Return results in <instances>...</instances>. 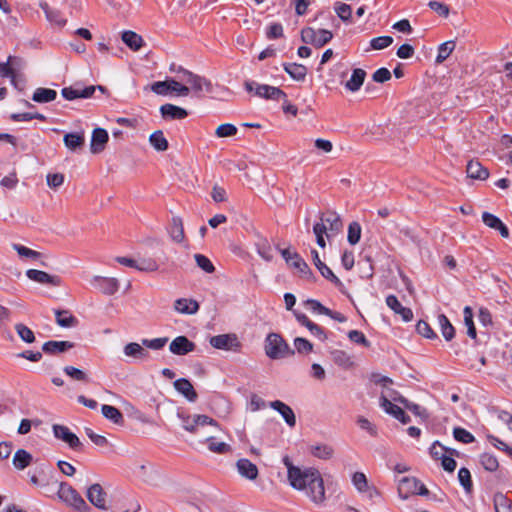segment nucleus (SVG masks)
Segmentation results:
<instances>
[{
  "label": "nucleus",
  "mask_w": 512,
  "mask_h": 512,
  "mask_svg": "<svg viewBox=\"0 0 512 512\" xmlns=\"http://www.w3.org/2000/svg\"><path fill=\"white\" fill-rule=\"evenodd\" d=\"M283 462L287 467L290 485L296 490H304L315 504L324 503L325 488L320 472L316 468L301 469L294 466L288 456L283 458Z\"/></svg>",
  "instance_id": "1"
},
{
  "label": "nucleus",
  "mask_w": 512,
  "mask_h": 512,
  "mask_svg": "<svg viewBox=\"0 0 512 512\" xmlns=\"http://www.w3.org/2000/svg\"><path fill=\"white\" fill-rule=\"evenodd\" d=\"M265 353L270 359H281L295 354L288 343L278 333H269L265 339Z\"/></svg>",
  "instance_id": "2"
},
{
  "label": "nucleus",
  "mask_w": 512,
  "mask_h": 512,
  "mask_svg": "<svg viewBox=\"0 0 512 512\" xmlns=\"http://www.w3.org/2000/svg\"><path fill=\"white\" fill-rule=\"evenodd\" d=\"M26 67V60L20 56L10 55L6 62L0 63V76L9 78L13 86L17 87V78L21 76Z\"/></svg>",
  "instance_id": "3"
},
{
  "label": "nucleus",
  "mask_w": 512,
  "mask_h": 512,
  "mask_svg": "<svg viewBox=\"0 0 512 512\" xmlns=\"http://www.w3.org/2000/svg\"><path fill=\"white\" fill-rule=\"evenodd\" d=\"M245 89L248 92L254 91L255 94L264 99H272V100H280L284 99L286 101L287 95L286 93L278 87L259 84L255 81H246Z\"/></svg>",
  "instance_id": "4"
},
{
  "label": "nucleus",
  "mask_w": 512,
  "mask_h": 512,
  "mask_svg": "<svg viewBox=\"0 0 512 512\" xmlns=\"http://www.w3.org/2000/svg\"><path fill=\"white\" fill-rule=\"evenodd\" d=\"M58 496L67 505L75 508L80 512L85 511L88 508L82 496L68 483L62 482L60 484Z\"/></svg>",
  "instance_id": "5"
},
{
  "label": "nucleus",
  "mask_w": 512,
  "mask_h": 512,
  "mask_svg": "<svg viewBox=\"0 0 512 512\" xmlns=\"http://www.w3.org/2000/svg\"><path fill=\"white\" fill-rule=\"evenodd\" d=\"M177 72L182 74L181 80L189 84L190 90H192L196 94H200L204 91L211 92L212 84L206 78L194 74L193 72L186 70L183 67H179Z\"/></svg>",
  "instance_id": "6"
},
{
  "label": "nucleus",
  "mask_w": 512,
  "mask_h": 512,
  "mask_svg": "<svg viewBox=\"0 0 512 512\" xmlns=\"http://www.w3.org/2000/svg\"><path fill=\"white\" fill-rule=\"evenodd\" d=\"M210 345L219 350L239 352L242 345L236 334H220L212 336Z\"/></svg>",
  "instance_id": "7"
},
{
  "label": "nucleus",
  "mask_w": 512,
  "mask_h": 512,
  "mask_svg": "<svg viewBox=\"0 0 512 512\" xmlns=\"http://www.w3.org/2000/svg\"><path fill=\"white\" fill-rule=\"evenodd\" d=\"M179 418L182 421V427L190 432V433H196L199 426H205V425H214L217 426V422L206 415H183L179 414Z\"/></svg>",
  "instance_id": "8"
},
{
  "label": "nucleus",
  "mask_w": 512,
  "mask_h": 512,
  "mask_svg": "<svg viewBox=\"0 0 512 512\" xmlns=\"http://www.w3.org/2000/svg\"><path fill=\"white\" fill-rule=\"evenodd\" d=\"M352 483L356 490L364 494L369 500L373 501L375 498L380 497V492L373 485H369L367 477L362 472H355L352 475Z\"/></svg>",
  "instance_id": "9"
},
{
  "label": "nucleus",
  "mask_w": 512,
  "mask_h": 512,
  "mask_svg": "<svg viewBox=\"0 0 512 512\" xmlns=\"http://www.w3.org/2000/svg\"><path fill=\"white\" fill-rule=\"evenodd\" d=\"M53 435L55 438L65 442L71 449L79 450L82 447V443L78 436L70 431V429L61 424H54L52 426Z\"/></svg>",
  "instance_id": "10"
},
{
  "label": "nucleus",
  "mask_w": 512,
  "mask_h": 512,
  "mask_svg": "<svg viewBox=\"0 0 512 512\" xmlns=\"http://www.w3.org/2000/svg\"><path fill=\"white\" fill-rule=\"evenodd\" d=\"M327 226V237H333L339 234L343 228V223L339 214L334 211H328L321 215L320 222Z\"/></svg>",
  "instance_id": "11"
},
{
  "label": "nucleus",
  "mask_w": 512,
  "mask_h": 512,
  "mask_svg": "<svg viewBox=\"0 0 512 512\" xmlns=\"http://www.w3.org/2000/svg\"><path fill=\"white\" fill-rule=\"evenodd\" d=\"M91 284L105 295H114L119 289V281L116 278L94 276Z\"/></svg>",
  "instance_id": "12"
},
{
  "label": "nucleus",
  "mask_w": 512,
  "mask_h": 512,
  "mask_svg": "<svg viewBox=\"0 0 512 512\" xmlns=\"http://www.w3.org/2000/svg\"><path fill=\"white\" fill-rule=\"evenodd\" d=\"M106 492L102 488V486L98 483L92 484L87 489V498L89 502L97 507L98 509L106 510Z\"/></svg>",
  "instance_id": "13"
},
{
  "label": "nucleus",
  "mask_w": 512,
  "mask_h": 512,
  "mask_svg": "<svg viewBox=\"0 0 512 512\" xmlns=\"http://www.w3.org/2000/svg\"><path fill=\"white\" fill-rule=\"evenodd\" d=\"M26 276L37 283L40 284H47L51 286H60L61 285V279L59 276L56 275H50L49 273L37 270V269H29L26 271Z\"/></svg>",
  "instance_id": "14"
},
{
  "label": "nucleus",
  "mask_w": 512,
  "mask_h": 512,
  "mask_svg": "<svg viewBox=\"0 0 512 512\" xmlns=\"http://www.w3.org/2000/svg\"><path fill=\"white\" fill-rule=\"evenodd\" d=\"M195 349L194 342L190 341L186 336H178L172 340L169 350L175 355H186Z\"/></svg>",
  "instance_id": "15"
},
{
  "label": "nucleus",
  "mask_w": 512,
  "mask_h": 512,
  "mask_svg": "<svg viewBox=\"0 0 512 512\" xmlns=\"http://www.w3.org/2000/svg\"><path fill=\"white\" fill-rule=\"evenodd\" d=\"M96 90V87L91 85L84 88L65 87L61 90L62 96L69 101L77 98H90Z\"/></svg>",
  "instance_id": "16"
},
{
  "label": "nucleus",
  "mask_w": 512,
  "mask_h": 512,
  "mask_svg": "<svg viewBox=\"0 0 512 512\" xmlns=\"http://www.w3.org/2000/svg\"><path fill=\"white\" fill-rule=\"evenodd\" d=\"M269 406L283 417L289 427L296 425V417L290 406L280 400L270 402Z\"/></svg>",
  "instance_id": "17"
},
{
  "label": "nucleus",
  "mask_w": 512,
  "mask_h": 512,
  "mask_svg": "<svg viewBox=\"0 0 512 512\" xmlns=\"http://www.w3.org/2000/svg\"><path fill=\"white\" fill-rule=\"evenodd\" d=\"M387 306L394 311V313L400 315L405 322H409L413 318V312L410 308L401 305L395 295H388L386 297Z\"/></svg>",
  "instance_id": "18"
},
{
  "label": "nucleus",
  "mask_w": 512,
  "mask_h": 512,
  "mask_svg": "<svg viewBox=\"0 0 512 512\" xmlns=\"http://www.w3.org/2000/svg\"><path fill=\"white\" fill-rule=\"evenodd\" d=\"M108 138V133L105 129L95 128L91 137V152L94 154L102 152L105 148V144L107 143Z\"/></svg>",
  "instance_id": "19"
},
{
  "label": "nucleus",
  "mask_w": 512,
  "mask_h": 512,
  "mask_svg": "<svg viewBox=\"0 0 512 512\" xmlns=\"http://www.w3.org/2000/svg\"><path fill=\"white\" fill-rule=\"evenodd\" d=\"M314 265L317 267L321 275L332 283L339 285L341 284L340 279L333 273V271L321 261L318 252L313 249L311 251Z\"/></svg>",
  "instance_id": "20"
},
{
  "label": "nucleus",
  "mask_w": 512,
  "mask_h": 512,
  "mask_svg": "<svg viewBox=\"0 0 512 512\" xmlns=\"http://www.w3.org/2000/svg\"><path fill=\"white\" fill-rule=\"evenodd\" d=\"M174 388L177 392L182 394L188 401L195 402L197 400V393L191 384V382L186 378L177 379L174 382Z\"/></svg>",
  "instance_id": "21"
},
{
  "label": "nucleus",
  "mask_w": 512,
  "mask_h": 512,
  "mask_svg": "<svg viewBox=\"0 0 512 512\" xmlns=\"http://www.w3.org/2000/svg\"><path fill=\"white\" fill-rule=\"evenodd\" d=\"M419 480L415 477L405 476L399 481L398 492L401 498L407 499L410 495H414Z\"/></svg>",
  "instance_id": "22"
},
{
  "label": "nucleus",
  "mask_w": 512,
  "mask_h": 512,
  "mask_svg": "<svg viewBox=\"0 0 512 512\" xmlns=\"http://www.w3.org/2000/svg\"><path fill=\"white\" fill-rule=\"evenodd\" d=\"M468 177L476 180H486L489 171L478 160H470L466 167Z\"/></svg>",
  "instance_id": "23"
},
{
  "label": "nucleus",
  "mask_w": 512,
  "mask_h": 512,
  "mask_svg": "<svg viewBox=\"0 0 512 512\" xmlns=\"http://www.w3.org/2000/svg\"><path fill=\"white\" fill-rule=\"evenodd\" d=\"M239 474L249 480H255L258 476V468L248 459H239L236 463Z\"/></svg>",
  "instance_id": "24"
},
{
  "label": "nucleus",
  "mask_w": 512,
  "mask_h": 512,
  "mask_svg": "<svg viewBox=\"0 0 512 512\" xmlns=\"http://www.w3.org/2000/svg\"><path fill=\"white\" fill-rule=\"evenodd\" d=\"M160 113L163 118L172 120H181L187 117L188 112L179 106L173 104H164L160 107Z\"/></svg>",
  "instance_id": "25"
},
{
  "label": "nucleus",
  "mask_w": 512,
  "mask_h": 512,
  "mask_svg": "<svg viewBox=\"0 0 512 512\" xmlns=\"http://www.w3.org/2000/svg\"><path fill=\"white\" fill-rule=\"evenodd\" d=\"M365 77V70L361 68L354 69L350 79L345 83V88L350 92H357L363 85Z\"/></svg>",
  "instance_id": "26"
},
{
  "label": "nucleus",
  "mask_w": 512,
  "mask_h": 512,
  "mask_svg": "<svg viewBox=\"0 0 512 512\" xmlns=\"http://www.w3.org/2000/svg\"><path fill=\"white\" fill-rule=\"evenodd\" d=\"M174 309L181 314H195L199 310L196 300L179 298L174 303Z\"/></svg>",
  "instance_id": "27"
},
{
  "label": "nucleus",
  "mask_w": 512,
  "mask_h": 512,
  "mask_svg": "<svg viewBox=\"0 0 512 512\" xmlns=\"http://www.w3.org/2000/svg\"><path fill=\"white\" fill-rule=\"evenodd\" d=\"M74 347V343L70 341H47L43 344L42 350L47 354H57L62 353L68 349Z\"/></svg>",
  "instance_id": "28"
},
{
  "label": "nucleus",
  "mask_w": 512,
  "mask_h": 512,
  "mask_svg": "<svg viewBox=\"0 0 512 512\" xmlns=\"http://www.w3.org/2000/svg\"><path fill=\"white\" fill-rule=\"evenodd\" d=\"M63 142L65 146L71 150L76 151L81 149L85 142V137L83 132H74L67 133L64 135Z\"/></svg>",
  "instance_id": "29"
},
{
  "label": "nucleus",
  "mask_w": 512,
  "mask_h": 512,
  "mask_svg": "<svg viewBox=\"0 0 512 512\" xmlns=\"http://www.w3.org/2000/svg\"><path fill=\"white\" fill-rule=\"evenodd\" d=\"M56 323L63 328H71L78 325V319L68 310H55Z\"/></svg>",
  "instance_id": "30"
},
{
  "label": "nucleus",
  "mask_w": 512,
  "mask_h": 512,
  "mask_svg": "<svg viewBox=\"0 0 512 512\" xmlns=\"http://www.w3.org/2000/svg\"><path fill=\"white\" fill-rule=\"evenodd\" d=\"M169 235L174 242L181 243L183 242L184 235V227L182 219L178 216H174L171 220V224L169 227Z\"/></svg>",
  "instance_id": "31"
},
{
  "label": "nucleus",
  "mask_w": 512,
  "mask_h": 512,
  "mask_svg": "<svg viewBox=\"0 0 512 512\" xmlns=\"http://www.w3.org/2000/svg\"><path fill=\"white\" fill-rule=\"evenodd\" d=\"M122 41L133 51H138L144 45L143 38L134 31L127 30L122 33Z\"/></svg>",
  "instance_id": "32"
},
{
  "label": "nucleus",
  "mask_w": 512,
  "mask_h": 512,
  "mask_svg": "<svg viewBox=\"0 0 512 512\" xmlns=\"http://www.w3.org/2000/svg\"><path fill=\"white\" fill-rule=\"evenodd\" d=\"M283 68L296 81H303L307 75V68L302 64L284 63Z\"/></svg>",
  "instance_id": "33"
},
{
  "label": "nucleus",
  "mask_w": 512,
  "mask_h": 512,
  "mask_svg": "<svg viewBox=\"0 0 512 512\" xmlns=\"http://www.w3.org/2000/svg\"><path fill=\"white\" fill-rule=\"evenodd\" d=\"M57 97V92L50 88H37L33 95L32 100L37 103H48L55 100Z\"/></svg>",
  "instance_id": "34"
},
{
  "label": "nucleus",
  "mask_w": 512,
  "mask_h": 512,
  "mask_svg": "<svg viewBox=\"0 0 512 512\" xmlns=\"http://www.w3.org/2000/svg\"><path fill=\"white\" fill-rule=\"evenodd\" d=\"M41 8L43 9L45 15H46V18L49 22L59 26V27H62L66 24L67 20L65 17H63V15L61 14V12L59 10H56V9H51L48 4H41L40 5Z\"/></svg>",
  "instance_id": "35"
},
{
  "label": "nucleus",
  "mask_w": 512,
  "mask_h": 512,
  "mask_svg": "<svg viewBox=\"0 0 512 512\" xmlns=\"http://www.w3.org/2000/svg\"><path fill=\"white\" fill-rule=\"evenodd\" d=\"M32 455L24 449H19L13 456V465L18 470H23L30 465Z\"/></svg>",
  "instance_id": "36"
},
{
  "label": "nucleus",
  "mask_w": 512,
  "mask_h": 512,
  "mask_svg": "<svg viewBox=\"0 0 512 512\" xmlns=\"http://www.w3.org/2000/svg\"><path fill=\"white\" fill-rule=\"evenodd\" d=\"M151 146L160 152L166 151L169 147L168 141L161 130L153 132L149 137Z\"/></svg>",
  "instance_id": "37"
},
{
  "label": "nucleus",
  "mask_w": 512,
  "mask_h": 512,
  "mask_svg": "<svg viewBox=\"0 0 512 512\" xmlns=\"http://www.w3.org/2000/svg\"><path fill=\"white\" fill-rule=\"evenodd\" d=\"M124 354L128 357L138 358V359H145L148 357V352L142 347V345L131 342L125 345L124 347Z\"/></svg>",
  "instance_id": "38"
},
{
  "label": "nucleus",
  "mask_w": 512,
  "mask_h": 512,
  "mask_svg": "<svg viewBox=\"0 0 512 512\" xmlns=\"http://www.w3.org/2000/svg\"><path fill=\"white\" fill-rule=\"evenodd\" d=\"M310 451L314 457H317L322 460H328L332 458L334 454V449L332 448V446L328 444L313 445L311 446Z\"/></svg>",
  "instance_id": "39"
},
{
  "label": "nucleus",
  "mask_w": 512,
  "mask_h": 512,
  "mask_svg": "<svg viewBox=\"0 0 512 512\" xmlns=\"http://www.w3.org/2000/svg\"><path fill=\"white\" fill-rule=\"evenodd\" d=\"M288 265L296 269L303 277H309L312 272L305 260L298 254H293V260Z\"/></svg>",
  "instance_id": "40"
},
{
  "label": "nucleus",
  "mask_w": 512,
  "mask_h": 512,
  "mask_svg": "<svg viewBox=\"0 0 512 512\" xmlns=\"http://www.w3.org/2000/svg\"><path fill=\"white\" fill-rule=\"evenodd\" d=\"M438 323L441 333L446 341H451L455 336V329L444 314L438 315Z\"/></svg>",
  "instance_id": "41"
},
{
  "label": "nucleus",
  "mask_w": 512,
  "mask_h": 512,
  "mask_svg": "<svg viewBox=\"0 0 512 512\" xmlns=\"http://www.w3.org/2000/svg\"><path fill=\"white\" fill-rule=\"evenodd\" d=\"M103 416L114 424H120L124 418L120 410L114 406L104 404L101 408Z\"/></svg>",
  "instance_id": "42"
},
{
  "label": "nucleus",
  "mask_w": 512,
  "mask_h": 512,
  "mask_svg": "<svg viewBox=\"0 0 512 512\" xmlns=\"http://www.w3.org/2000/svg\"><path fill=\"white\" fill-rule=\"evenodd\" d=\"M454 41H446L438 47V54L436 57V63L440 64L444 62L455 49Z\"/></svg>",
  "instance_id": "43"
},
{
  "label": "nucleus",
  "mask_w": 512,
  "mask_h": 512,
  "mask_svg": "<svg viewBox=\"0 0 512 512\" xmlns=\"http://www.w3.org/2000/svg\"><path fill=\"white\" fill-rule=\"evenodd\" d=\"M496 512H512V502L503 494H496L494 497Z\"/></svg>",
  "instance_id": "44"
},
{
  "label": "nucleus",
  "mask_w": 512,
  "mask_h": 512,
  "mask_svg": "<svg viewBox=\"0 0 512 512\" xmlns=\"http://www.w3.org/2000/svg\"><path fill=\"white\" fill-rule=\"evenodd\" d=\"M12 247L18 253V255L23 258L39 260L42 256V254L40 252L32 250L26 246L21 245V244H13Z\"/></svg>",
  "instance_id": "45"
},
{
  "label": "nucleus",
  "mask_w": 512,
  "mask_h": 512,
  "mask_svg": "<svg viewBox=\"0 0 512 512\" xmlns=\"http://www.w3.org/2000/svg\"><path fill=\"white\" fill-rule=\"evenodd\" d=\"M464 322L467 327V334L469 337L475 339L477 336L476 328L473 322V312L471 307L466 306L463 310Z\"/></svg>",
  "instance_id": "46"
},
{
  "label": "nucleus",
  "mask_w": 512,
  "mask_h": 512,
  "mask_svg": "<svg viewBox=\"0 0 512 512\" xmlns=\"http://www.w3.org/2000/svg\"><path fill=\"white\" fill-rule=\"evenodd\" d=\"M15 330L18 336L21 338V340L24 341L25 343L30 344L35 341L34 332L26 325L22 323H17L15 325Z\"/></svg>",
  "instance_id": "47"
},
{
  "label": "nucleus",
  "mask_w": 512,
  "mask_h": 512,
  "mask_svg": "<svg viewBox=\"0 0 512 512\" xmlns=\"http://www.w3.org/2000/svg\"><path fill=\"white\" fill-rule=\"evenodd\" d=\"M480 463L487 471L494 472L498 469L499 463L497 458L489 453H483L480 456Z\"/></svg>",
  "instance_id": "48"
},
{
  "label": "nucleus",
  "mask_w": 512,
  "mask_h": 512,
  "mask_svg": "<svg viewBox=\"0 0 512 512\" xmlns=\"http://www.w3.org/2000/svg\"><path fill=\"white\" fill-rule=\"evenodd\" d=\"M63 371L67 376L71 377L73 380L84 382V383L89 382L88 375L84 371H82L74 366H65Z\"/></svg>",
  "instance_id": "49"
},
{
  "label": "nucleus",
  "mask_w": 512,
  "mask_h": 512,
  "mask_svg": "<svg viewBox=\"0 0 512 512\" xmlns=\"http://www.w3.org/2000/svg\"><path fill=\"white\" fill-rule=\"evenodd\" d=\"M453 437L456 441L464 444H469L475 441V437L462 427H455L453 429Z\"/></svg>",
  "instance_id": "50"
},
{
  "label": "nucleus",
  "mask_w": 512,
  "mask_h": 512,
  "mask_svg": "<svg viewBox=\"0 0 512 512\" xmlns=\"http://www.w3.org/2000/svg\"><path fill=\"white\" fill-rule=\"evenodd\" d=\"M361 237V226L358 222H352L348 226L347 240L351 245H355L359 242Z\"/></svg>",
  "instance_id": "51"
},
{
  "label": "nucleus",
  "mask_w": 512,
  "mask_h": 512,
  "mask_svg": "<svg viewBox=\"0 0 512 512\" xmlns=\"http://www.w3.org/2000/svg\"><path fill=\"white\" fill-rule=\"evenodd\" d=\"M458 480L466 492H471L473 484L471 480V473L467 468L462 467L459 469Z\"/></svg>",
  "instance_id": "52"
},
{
  "label": "nucleus",
  "mask_w": 512,
  "mask_h": 512,
  "mask_svg": "<svg viewBox=\"0 0 512 512\" xmlns=\"http://www.w3.org/2000/svg\"><path fill=\"white\" fill-rule=\"evenodd\" d=\"M159 265L153 258H143L137 261V270L143 272H154L157 271Z\"/></svg>",
  "instance_id": "53"
},
{
  "label": "nucleus",
  "mask_w": 512,
  "mask_h": 512,
  "mask_svg": "<svg viewBox=\"0 0 512 512\" xmlns=\"http://www.w3.org/2000/svg\"><path fill=\"white\" fill-rule=\"evenodd\" d=\"M194 259L196 261L197 266L202 269L206 273H213L215 271V267L213 263L210 261L208 257L203 254H195Z\"/></svg>",
  "instance_id": "54"
},
{
  "label": "nucleus",
  "mask_w": 512,
  "mask_h": 512,
  "mask_svg": "<svg viewBox=\"0 0 512 512\" xmlns=\"http://www.w3.org/2000/svg\"><path fill=\"white\" fill-rule=\"evenodd\" d=\"M11 120L15 122L19 121H30L33 119H38L40 121H46V117L41 113H30V112H24V113H14L10 116Z\"/></svg>",
  "instance_id": "55"
},
{
  "label": "nucleus",
  "mask_w": 512,
  "mask_h": 512,
  "mask_svg": "<svg viewBox=\"0 0 512 512\" xmlns=\"http://www.w3.org/2000/svg\"><path fill=\"white\" fill-rule=\"evenodd\" d=\"M258 254L266 261L273 259L272 248L266 239L260 240L257 244Z\"/></svg>",
  "instance_id": "56"
},
{
  "label": "nucleus",
  "mask_w": 512,
  "mask_h": 512,
  "mask_svg": "<svg viewBox=\"0 0 512 512\" xmlns=\"http://www.w3.org/2000/svg\"><path fill=\"white\" fill-rule=\"evenodd\" d=\"M334 9H335L336 14L342 21L346 22L351 19L352 9H351L350 5H348L346 3H342V2H337L335 4Z\"/></svg>",
  "instance_id": "57"
},
{
  "label": "nucleus",
  "mask_w": 512,
  "mask_h": 512,
  "mask_svg": "<svg viewBox=\"0 0 512 512\" xmlns=\"http://www.w3.org/2000/svg\"><path fill=\"white\" fill-rule=\"evenodd\" d=\"M169 88L170 93H174L177 96H188L190 93V88L186 85L181 84L179 81L175 79H169Z\"/></svg>",
  "instance_id": "58"
},
{
  "label": "nucleus",
  "mask_w": 512,
  "mask_h": 512,
  "mask_svg": "<svg viewBox=\"0 0 512 512\" xmlns=\"http://www.w3.org/2000/svg\"><path fill=\"white\" fill-rule=\"evenodd\" d=\"M207 442L208 449L211 452L224 454L231 450V447L228 444H226L225 442H215V439L213 437L207 438Z\"/></svg>",
  "instance_id": "59"
},
{
  "label": "nucleus",
  "mask_w": 512,
  "mask_h": 512,
  "mask_svg": "<svg viewBox=\"0 0 512 512\" xmlns=\"http://www.w3.org/2000/svg\"><path fill=\"white\" fill-rule=\"evenodd\" d=\"M294 347L300 354H308L313 350V344L306 338L297 337L294 339Z\"/></svg>",
  "instance_id": "60"
},
{
  "label": "nucleus",
  "mask_w": 512,
  "mask_h": 512,
  "mask_svg": "<svg viewBox=\"0 0 512 512\" xmlns=\"http://www.w3.org/2000/svg\"><path fill=\"white\" fill-rule=\"evenodd\" d=\"M313 232L316 236V242L321 248H325L326 242L324 235L327 236V226L323 223H316L313 226Z\"/></svg>",
  "instance_id": "61"
},
{
  "label": "nucleus",
  "mask_w": 512,
  "mask_h": 512,
  "mask_svg": "<svg viewBox=\"0 0 512 512\" xmlns=\"http://www.w3.org/2000/svg\"><path fill=\"white\" fill-rule=\"evenodd\" d=\"M237 133V127L230 123L221 124L217 127L215 134L219 138L231 137Z\"/></svg>",
  "instance_id": "62"
},
{
  "label": "nucleus",
  "mask_w": 512,
  "mask_h": 512,
  "mask_svg": "<svg viewBox=\"0 0 512 512\" xmlns=\"http://www.w3.org/2000/svg\"><path fill=\"white\" fill-rule=\"evenodd\" d=\"M348 338L356 343V344H359V345H362L364 347H370L371 343L370 341L366 338V336L364 335L363 332L359 331V330H351L348 332Z\"/></svg>",
  "instance_id": "63"
},
{
  "label": "nucleus",
  "mask_w": 512,
  "mask_h": 512,
  "mask_svg": "<svg viewBox=\"0 0 512 512\" xmlns=\"http://www.w3.org/2000/svg\"><path fill=\"white\" fill-rule=\"evenodd\" d=\"M393 43V38L391 36H379L375 37L371 40L370 45L375 50H381L387 48Z\"/></svg>",
  "instance_id": "64"
}]
</instances>
